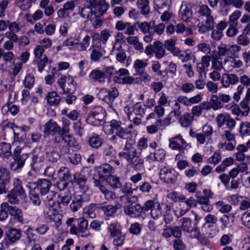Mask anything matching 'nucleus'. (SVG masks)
<instances>
[{
	"instance_id": "obj_40",
	"label": "nucleus",
	"mask_w": 250,
	"mask_h": 250,
	"mask_svg": "<svg viewBox=\"0 0 250 250\" xmlns=\"http://www.w3.org/2000/svg\"><path fill=\"white\" fill-rule=\"evenodd\" d=\"M115 73L118 76L114 77L113 80L116 83L122 84L124 79L125 78L126 75L129 74L128 70L125 68H121L115 72Z\"/></svg>"
},
{
	"instance_id": "obj_1",
	"label": "nucleus",
	"mask_w": 250,
	"mask_h": 250,
	"mask_svg": "<svg viewBox=\"0 0 250 250\" xmlns=\"http://www.w3.org/2000/svg\"><path fill=\"white\" fill-rule=\"evenodd\" d=\"M30 188H37L39 190L42 199L46 207H53L55 205L54 197L55 193L50 191L51 182L47 179H39L36 182H29L27 185Z\"/></svg>"
},
{
	"instance_id": "obj_48",
	"label": "nucleus",
	"mask_w": 250,
	"mask_h": 250,
	"mask_svg": "<svg viewBox=\"0 0 250 250\" xmlns=\"http://www.w3.org/2000/svg\"><path fill=\"white\" fill-rule=\"evenodd\" d=\"M210 103H211L212 108L214 110H218L223 107V104L217 95H212L210 97Z\"/></svg>"
},
{
	"instance_id": "obj_26",
	"label": "nucleus",
	"mask_w": 250,
	"mask_h": 250,
	"mask_svg": "<svg viewBox=\"0 0 250 250\" xmlns=\"http://www.w3.org/2000/svg\"><path fill=\"white\" fill-rule=\"evenodd\" d=\"M185 144L186 142L180 135L169 139V146L173 149H179Z\"/></svg>"
},
{
	"instance_id": "obj_34",
	"label": "nucleus",
	"mask_w": 250,
	"mask_h": 250,
	"mask_svg": "<svg viewBox=\"0 0 250 250\" xmlns=\"http://www.w3.org/2000/svg\"><path fill=\"white\" fill-rule=\"evenodd\" d=\"M45 99L50 105L59 104L61 100V97L55 91L49 92Z\"/></svg>"
},
{
	"instance_id": "obj_61",
	"label": "nucleus",
	"mask_w": 250,
	"mask_h": 250,
	"mask_svg": "<svg viewBox=\"0 0 250 250\" xmlns=\"http://www.w3.org/2000/svg\"><path fill=\"white\" fill-rule=\"evenodd\" d=\"M160 203L154 200H147L145 203L143 207L144 211L150 210L151 211L156 207V206L158 205Z\"/></svg>"
},
{
	"instance_id": "obj_30",
	"label": "nucleus",
	"mask_w": 250,
	"mask_h": 250,
	"mask_svg": "<svg viewBox=\"0 0 250 250\" xmlns=\"http://www.w3.org/2000/svg\"><path fill=\"white\" fill-rule=\"evenodd\" d=\"M107 232L110 237H115L122 234L121 227L117 223H112L109 224L107 228Z\"/></svg>"
},
{
	"instance_id": "obj_45",
	"label": "nucleus",
	"mask_w": 250,
	"mask_h": 250,
	"mask_svg": "<svg viewBox=\"0 0 250 250\" xmlns=\"http://www.w3.org/2000/svg\"><path fill=\"white\" fill-rule=\"evenodd\" d=\"M137 4L138 8L141 9L142 14L146 15L148 14L150 10L148 0H138Z\"/></svg>"
},
{
	"instance_id": "obj_8",
	"label": "nucleus",
	"mask_w": 250,
	"mask_h": 250,
	"mask_svg": "<svg viewBox=\"0 0 250 250\" xmlns=\"http://www.w3.org/2000/svg\"><path fill=\"white\" fill-rule=\"evenodd\" d=\"M96 170L97 174H94L93 182L96 180L100 182H103L107 176L111 175V173L113 171V168L108 164H103L97 167Z\"/></svg>"
},
{
	"instance_id": "obj_46",
	"label": "nucleus",
	"mask_w": 250,
	"mask_h": 250,
	"mask_svg": "<svg viewBox=\"0 0 250 250\" xmlns=\"http://www.w3.org/2000/svg\"><path fill=\"white\" fill-rule=\"evenodd\" d=\"M242 12L239 10H236L229 16V25L237 26L238 20L241 16Z\"/></svg>"
},
{
	"instance_id": "obj_55",
	"label": "nucleus",
	"mask_w": 250,
	"mask_h": 250,
	"mask_svg": "<svg viewBox=\"0 0 250 250\" xmlns=\"http://www.w3.org/2000/svg\"><path fill=\"white\" fill-rule=\"evenodd\" d=\"M150 216L154 220H158L161 218L162 215V208L160 204L156 205V207L150 211Z\"/></svg>"
},
{
	"instance_id": "obj_7",
	"label": "nucleus",
	"mask_w": 250,
	"mask_h": 250,
	"mask_svg": "<svg viewBox=\"0 0 250 250\" xmlns=\"http://www.w3.org/2000/svg\"><path fill=\"white\" fill-rule=\"evenodd\" d=\"M98 95L100 99L111 106L115 99L118 97L119 91L116 87H111L109 89L103 88L100 91Z\"/></svg>"
},
{
	"instance_id": "obj_25",
	"label": "nucleus",
	"mask_w": 250,
	"mask_h": 250,
	"mask_svg": "<svg viewBox=\"0 0 250 250\" xmlns=\"http://www.w3.org/2000/svg\"><path fill=\"white\" fill-rule=\"evenodd\" d=\"M109 7L108 3L105 0H100L98 3L92 8L94 14L103 16Z\"/></svg>"
},
{
	"instance_id": "obj_38",
	"label": "nucleus",
	"mask_w": 250,
	"mask_h": 250,
	"mask_svg": "<svg viewBox=\"0 0 250 250\" xmlns=\"http://www.w3.org/2000/svg\"><path fill=\"white\" fill-rule=\"evenodd\" d=\"M11 180L10 173L8 169L4 167L0 168V183L9 184Z\"/></svg>"
},
{
	"instance_id": "obj_33",
	"label": "nucleus",
	"mask_w": 250,
	"mask_h": 250,
	"mask_svg": "<svg viewBox=\"0 0 250 250\" xmlns=\"http://www.w3.org/2000/svg\"><path fill=\"white\" fill-rule=\"evenodd\" d=\"M168 0H154V8L159 13L164 10H167L169 8Z\"/></svg>"
},
{
	"instance_id": "obj_44",
	"label": "nucleus",
	"mask_w": 250,
	"mask_h": 250,
	"mask_svg": "<svg viewBox=\"0 0 250 250\" xmlns=\"http://www.w3.org/2000/svg\"><path fill=\"white\" fill-rule=\"evenodd\" d=\"M13 188L11 190L20 194L25 195V190L22 187V182L19 178H14L13 181Z\"/></svg>"
},
{
	"instance_id": "obj_13",
	"label": "nucleus",
	"mask_w": 250,
	"mask_h": 250,
	"mask_svg": "<svg viewBox=\"0 0 250 250\" xmlns=\"http://www.w3.org/2000/svg\"><path fill=\"white\" fill-rule=\"evenodd\" d=\"M137 155L136 148L131 144L126 143L123 150L119 153L120 158L130 163Z\"/></svg>"
},
{
	"instance_id": "obj_4",
	"label": "nucleus",
	"mask_w": 250,
	"mask_h": 250,
	"mask_svg": "<svg viewBox=\"0 0 250 250\" xmlns=\"http://www.w3.org/2000/svg\"><path fill=\"white\" fill-rule=\"evenodd\" d=\"M110 126L111 132L116 134L112 136L111 138L112 141L117 140V137L124 140H127L131 137V132L124 128L121 122L112 120L110 122Z\"/></svg>"
},
{
	"instance_id": "obj_11",
	"label": "nucleus",
	"mask_w": 250,
	"mask_h": 250,
	"mask_svg": "<svg viewBox=\"0 0 250 250\" xmlns=\"http://www.w3.org/2000/svg\"><path fill=\"white\" fill-rule=\"evenodd\" d=\"M44 151L42 147H36L33 151V157L31 167L33 170H36L40 166L41 163L44 161Z\"/></svg>"
},
{
	"instance_id": "obj_3",
	"label": "nucleus",
	"mask_w": 250,
	"mask_h": 250,
	"mask_svg": "<svg viewBox=\"0 0 250 250\" xmlns=\"http://www.w3.org/2000/svg\"><path fill=\"white\" fill-rule=\"evenodd\" d=\"M105 116V110L101 106H96L89 113L86 121L88 124L98 126L103 121Z\"/></svg>"
},
{
	"instance_id": "obj_16",
	"label": "nucleus",
	"mask_w": 250,
	"mask_h": 250,
	"mask_svg": "<svg viewBox=\"0 0 250 250\" xmlns=\"http://www.w3.org/2000/svg\"><path fill=\"white\" fill-rule=\"evenodd\" d=\"M61 127L52 119H50L44 125L43 133L45 135H61Z\"/></svg>"
},
{
	"instance_id": "obj_62",
	"label": "nucleus",
	"mask_w": 250,
	"mask_h": 250,
	"mask_svg": "<svg viewBox=\"0 0 250 250\" xmlns=\"http://www.w3.org/2000/svg\"><path fill=\"white\" fill-rule=\"evenodd\" d=\"M101 16L98 15L93 14L89 20L95 28L100 27L103 23L102 19L100 18Z\"/></svg>"
},
{
	"instance_id": "obj_60",
	"label": "nucleus",
	"mask_w": 250,
	"mask_h": 250,
	"mask_svg": "<svg viewBox=\"0 0 250 250\" xmlns=\"http://www.w3.org/2000/svg\"><path fill=\"white\" fill-rule=\"evenodd\" d=\"M229 115H224V114H219L216 119L215 121L216 122L218 128L222 127L227 122L228 118Z\"/></svg>"
},
{
	"instance_id": "obj_36",
	"label": "nucleus",
	"mask_w": 250,
	"mask_h": 250,
	"mask_svg": "<svg viewBox=\"0 0 250 250\" xmlns=\"http://www.w3.org/2000/svg\"><path fill=\"white\" fill-rule=\"evenodd\" d=\"M129 163L134 169L142 170L144 169V160L140 155H137Z\"/></svg>"
},
{
	"instance_id": "obj_10",
	"label": "nucleus",
	"mask_w": 250,
	"mask_h": 250,
	"mask_svg": "<svg viewBox=\"0 0 250 250\" xmlns=\"http://www.w3.org/2000/svg\"><path fill=\"white\" fill-rule=\"evenodd\" d=\"M218 57L236 56V52L240 51V47L237 45L221 44L218 47Z\"/></svg>"
},
{
	"instance_id": "obj_59",
	"label": "nucleus",
	"mask_w": 250,
	"mask_h": 250,
	"mask_svg": "<svg viewBox=\"0 0 250 250\" xmlns=\"http://www.w3.org/2000/svg\"><path fill=\"white\" fill-rule=\"evenodd\" d=\"M218 56H213L211 61V68L214 70L221 71L223 68V63L218 60Z\"/></svg>"
},
{
	"instance_id": "obj_28",
	"label": "nucleus",
	"mask_w": 250,
	"mask_h": 250,
	"mask_svg": "<svg viewBox=\"0 0 250 250\" xmlns=\"http://www.w3.org/2000/svg\"><path fill=\"white\" fill-rule=\"evenodd\" d=\"M46 158L50 163H55L60 159L61 155L53 147H48L45 152Z\"/></svg>"
},
{
	"instance_id": "obj_57",
	"label": "nucleus",
	"mask_w": 250,
	"mask_h": 250,
	"mask_svg": "<svg viewBox=\"0 0 250 250\" xmlns=\"http://www.w3.org/2000/svg\"><path fill=\"white\" fill-rule=\"evenodd\" d=\"M8 207L9 205L7 203H2L0 206V220H5L8 216Z\"/></svg>"
},
{
	"instance_id": "obj_51",
	"label": "nucleus",
	"mask_w": 250,
	"mask_h": 250,
	"mask_svg": "<svg viewBox=\"0 0 250 250\" xmlns=\"http://www.w3.org/2000/svg\"><path fill=\"white\" fill-rule=\"evenodd\" d=\"M181 229L182 230L186 232H189V231L193 227L192 226L191 220L188 217H183L181 219Z\"/></svg>"
},
{
	"instance_id": "obj_39",
	"label": "nucleus",
	"mask_w": 250,
	"mask_h": 250,
	"mask_svg": "<svg viewBox=\"0 0 250 250\" xmlns=\"http://www.w3.org/2000/svg\"><path fill=\"white\" fill-rule=\"evenodd\" d=\"M11 145L10 144L2 142L0 143V156L9 158L11 156Z\"/></svg>"
},
{
	"instance_id": "obj_5",
	"label": "nucleus",
	"mask_w": 250,
	"mask_h": 250,
	"mask_svg": "<svg viewBox=\"0 0 250 250\" xmlns=\"http://www.w3.org/2000/svg\"><path fill=\"white\" fill-rule=\"evenodd\" d=\"M71 234L77 235L79 237H86L90 235L88 230V222L83 217L77 219V227L73 226L70 229Z\"/></svg>"
},
{
	"instance_id": "obj_53",
	"label": "nucleus",
	"mask_w": 250,
	"mask_h": 250,
	"mask_svg": "<svg viewBox=\"0 0 250 250\" xmlns=\"http://www.w3.org/2000/svg\"><path fill=\"white\" fill-rule=\"evenodd\" d=\"M173 55L178 57L183 62H187L190 59V55L188 51H181L179 48Z\"/></svg>"
},
{
	"instance_id": "obj_27",
	"label": "nucleus",
	"mask_w": 250,
	"mask_h": 250,
	"mask_svg": "<svg viewBox=\"0 0 250 250\" xmlns=\"http://www.w3.org/2000/svg\"><path fill=\"white\" fill-rule=\"evenodd\" d=\"M9 214L13 216L15 220L18 222L22 223L23 221V214L22 211L17 207H13L9 205L8 207Z\"/></svg>"
},
{
	"instance_id": "obj_54",
	"label": "nucleus",
	"mask_w": 250,
	"mask_h": 250,
	"mask_svg": "<svg viewBox=\"0 0 250 250\" xmlns=\"http://www.w3.org/2000/svg\"><path fill=\"white\" fill-rule=\"evenodd\" d=\"M232 130H225L221 135V138L223 140H226L228 142H235V136L234 134L231 132Z\"/></svg>"
},
{
	"instance_id": "obj_17",
	"label": "nucleus",
	"mask_w": 250,
	"mask_h": 250,
	"mask_svg": "<svg viewBox=\"0 0 250 250\" xmlns=\"http://www.w3.org/2000/svg\"><path fill=\"white\" fill-rule=\"evenodd\" d=\"M204 23H199L197 27L198 31L201 33L212 30L214 27L215 22L212 15L205 18Z\"/></svg>"
},
{
	"instance_id": "obj_43",
	"label": "nucleus",
	"mask_w": 250,
	"mask_h": 250,
	"mask_svg": "<svg viewBox=\"0 0 250 250\" xmlns=\"http://www.w3.org/2000/svg\"><path fill=\"white\" fill-rule=\"evenodd\" d=\"M194 117L191 114L186 113L180 118L179 122L184 127H188L191 125Z\"/></svg>"
},
{
	"instance_id": "obj_41",
	"label": "nucleus",
	"mask_w": 250,
	"mask_h": 250,
	"mask_svg": "<svg viewBox=\"0 0 250 250\" xmlns=\"http://www.w3.org/2000/svg\"><path fill=\"white\" fill-rule=\"evenodd\" d=\"M58 175L61 180L73 182L69 169L65 167H62L58 170Z\"/></svg>"
},
{
	"instance_id": "obj_14",
	"label": "nucleus",
	"mask_w": 250,
	"mask_h": 250,
	"mask_svg": "<svg viewBox=\"0 0 250 250\" xmlns=\"http://www.w3.org/2000/svg\"><path fill=\"white\" fill-rule=\"evenodd\" d=\"M21 152L22 148L20 146L16 147L14 151L13 158L17 164L16 167L14 168V170L22 167L24 165L25 160L28 158L27 153L21 154Z\"/></svg>"
},
{
	"instance_id": "obj_49",
	"label": "nucleus",
	"mask_w": 250,
	"mask_h": 250,
	"mask_svg": "<svg viewBox=\"0 0 250 250\" xmlns=\"http://www.w3.org/2000/svg\"><path fill=\"white\" fill-rule=\"evenodd\" d=\"M101 205L100 204H91L88 207H85L84 210L86 213L90 218H94L96 216L95 210L101 208Z\"/></svg>"
},
{
	"instance_id": "obj_63",
	"label": "nucleus",
	"mask_w": 250,
	"mask_h": 250,
	"mask_svg": "<svg viewBox=\"0 0 250 250\" xmlns=\"http://www.w3.org/2000/svg\"><path fill=\"white\" fill-rule=\"evenodd\" d=\"M76 88L74 84V81L70 78V80L68 82L67 85L63 92H61V94L66 93H72L75 91Z\"/></svg>"
},
{
	"instance_id": "obj_15",
	"label": "nucleus",
	"mask_w": 250,
	"mask_h": 250,
	"mask_svg": "<svg viewBox=\"0 0 250 250\" xmlns=\"http://www.w3.org/2000/svg\"><path fill=\"white\" fill-rule=\"evenodd\" d=\"M159 175L161 179L165 183H173L177 180L178 174L173 169H168L166 167H164L161 169Z\"/></svg>"
},
{
	"instance_id": "obj_29",
	"label": "nucleus",
	"mask_w": 250,
	"mask_h": 250,
	"mask_svg": "<svg viewBox=\"0 0 250 250\" xmlns=\"http://www.w3.org/2000/svg\"><path fill=\"white\" fill-rule=\"evenodd\" d=\"M192 16V12L190 8L181 5L179 10V17L183 21L188 22Z\"/></svg>"
},
{
	"instance_id": "obj_12",
	"label": "nucleus",
	"mask_w": 250,
	"mask_h": 250,
	"mask_svg": "<svg viewBox=\"0 0 250 250\" xmlns=\"http://www.w3.org/2000/svg\"><path fill=\"white\" fill-rule=\"evenodd\" d=\"M111 55L116 56V60L121 63H125L126 55L122 46V42L118 39L116 41L111 51Z\"/></svg>"
},
{
	"instance_id": "obj_64",
	"label": "nucleus",
	"mask_w": 250,
	"mask_h": 250,
	"mask_svg": "<svg viewBox=\"0 0 250 250\" xmlns=\"http://www.w3.org/2000/svg\"><path fill=\"white\" fill-rule=\"evenodd\" d=\"M241 220L244 226L250 229V211L245 212L241 216Z\"/></svg>"
},
{
	"instance_id": "obj_50",
	"label": "nucleus",
	"mask_w": 250,
	"mask_h": 250,
	"mask_svg": "<svg viewBox=\"0 0 250 250\" xmlns=\"http://www.w3.org/2000/svg\"><path fill=\"white\" fill-rule=\"evenodd\" d=\"M147 63H145L142 60L137 59L134 63L133 67L135 70L136 75L144 71L145 67L147 66Z\"/></svg>"
},
{
	"instance_id": "obj_42",
	"label": "nucleus",
	"mask_w": 250,
	"mask_h": 250,
	"mask_svg": "<svg viewBox=\"0 0 250 250\" xmlns=\"http://www.w3.org/2000/svg\"><path fill=\"white\" fill-rule=\"evenodd\" d=\"M79 14L83 19L89 20L94 13L92 8L89 6H84L79 11Z\"/></svg>"
},
{
	"instance_id": "obj_31",
	"label": "nucleus",
	"mask_w": 250,
	"mask_h": 250,
	"mask_svg": "<svg viewBox=\"0 0 250 250\" xmlns=\"http://www.w3.org/2000/svg\"><path fill=\"white\" fill-rule=\"evenodd\" d=\"M105 181L112 188L117 189L121 188L122 184L120 182V178L115 175H109L107 176Z\"/></svg>"
},
{
	"instance_id": "obj_47",
	"label": "nucleus",
	"mask_w": 250,
	"mask_h": 250,
	"mask_svg": "<svg viewBox=\"0 0 250 250\" xmlns=\"http://www.w3.org/2000/svg\"><path fill=\"white\" fill-rule=\"evenodd\" d=\"M101 208L107 216H112L120 208V205L119 204H116L114 206L107 205L101 206Z\"/></svg>"
},
{
	"instance_id": "obj_19",
	"label": "nucleus",
	"mask_w": 250,
	"mask_h": 250,
	"mask_svg": "<svg viewBox=\"0 0 250 250\" xmlns=\"http://www.w3.org/2000/svg\"><path fill=\"white\" fill-rule=\"evenodd\" d=\"M89 78L94 83L104 84L107 78L105 72L98 69L93 70L89 74Z\"/></svg>"
},
{
	"instance_id": "obj_24",
	"label": "nucleus",
	"mask_w": 250,
	"mask_h": 250,
	"mask_svg": "<svg viewBox=\"0 0 250 250\" xmlns=\"http://www.w3.org/2000/svg\"><path fill=\"white\" fill-rule=\"evenodd\" d=\"M224 63L228 68H238L243 65V62L240 60H237L235 56L228 57L224 59Z\"/></svg>"
},
{
	"instance_id": "obj_22",
	"label": "nucleus",
	"mask_w": 250,
	"mask_h": 250,
	"mask_svg": "<svg viewBox=\"0 0 250 250\" xmlns=\"http://www.w3.org/2000/svg\"><path fill=\"white\" fill-rule=\"evenodd\" d=\"M238 77L234 74H224L221 79V83L224 87H228L230 84H235L239 82Z\"/></svg>"
},
{
	"instance_id": "obj_32",
	"label": "nucleus",
	"mask_w": 250,
	"mask_h": 250,
	"mask_svg": "<svg viewBox=\"0 0 250 250\" xmlns=\"http://www.w3.org/2000/svg\"><path fill=\"white\" fill-rule=\"evenodd\" d=\"M155 47V56L158 59H161L166 55V50L164 44L159 41L154 42Z\"/></svg>"
},
{
	"instance_id": "obj_2",
	"label": "nucleus",
	"mask_w": 250,
	"mask_h": 250,
	"mask_svg": "<svg viewBox=\"0 0 250 250\" xmlns=\"http://www.w3.org/2000/svg\"><path fill=\"white\" fill-rule=\"evenodd\" d=\"M138 27L140 31L146 34L144 37V41L146 42H150L152 40L155 33L161 35L164 33L165 26L163 23H160L158 25H155L154 21L149 22L144 21L141 23L137 22Z\"/></svg>"
},
{
	"instance_id": "obj_56",
	"label": "nucleus",
	"mask_w": 250,
	"mask_h": 250,
	"mask_svg": "<svg viewBox=\"0 0 250 250\" xmlns=\"http://www.w3.org/2000/svg\"><path fill=\"white\" fill-rule=\"evenodd\" d=\"M220 221L224 228L230 227L233 224V217L228 215H224L220 218Z\"/></svg>"
},
{
	"instance_id": "obj_58",
	"label": "nucleus",
	"mask_w": 250,
	"mask_h": 250,
	"mask_svg": "<svg viewBox=\"0 0 250 250\" xmlns=\"http://www.w3.org/2000/svg\"><path fill=\"white\" fill-rule=\"evenodd\" d=\"M88 142L90 146L93 148H98L103 143L102 139L98 135L91 137L89 139Z\"/></svg>"
},
{
	"instance_id": "obj_21",
	"label": "nucleus",
	"mask_w": 250,
	"mask_h": 250,
	"mask_svg": "<svg viewBox=\"0 0 250 250\" xmlns=\"http://www.w3.org/2000/svg\"><path fill=\"white\" fill-rule=\"evenodd\" d=\"M121 190L125 195L121 197V200L123 202H130L133 200H137V197L136 196L132 195L133 190L129 187V185L127 183L125 184L123 187L122 186Z\"/></svg>"
},
{
	"instance_id": "obj_18",
	"label": "nucleus",
	"mask_w": 250,
	"mask_h": 250,
	"mask_svg": "<svg viewBox=\"0 0 250 250\" xmlns=\"http://www.w3.org/2000/svg\"><path fill=\"white\" fill-rule=\"evenodd\" d=\"M102 183L96 180H95V182H93L94 187L99 188L106 200L111 201L116 199L117 197L115 193L107 189L104 186L102 185Z\"/></svg>"
},
{
	"instance_id": "obj_20",
	"label": "nucleus",
	"mask_w": 250,
	"mask_h": 250,
	"mask_svg": "<svg viewBox=\"0 0 250 250\" xmlns=\"http://www.w3.org/2000/svg\"><path fill=\"white\" fill-rule=\"evenodd\" d=\"M89 200V197L85 194L76 197L70 204V208L73 212L76 211L82 207L83 203Z\"/></svg>"
},
{
	"instance_id": "obj_52",
	"label": "nucleus",
	"mask_w": 250,
	"mask_h": 250,
	"mask_svg": "<svg viewBox=\"0 0 250 250\" xmlns=\"http://www.w3.org/2000/svg\"><path fill=\"white\" fill-rule=\"evenodd\" d=\"M239 131L242 137L250 136V123H242L240 125Z\"/></svg>"
},
{
	"instance_id": "obj_9",
	"label": "nucleus",
	"mask_w": 250,
	"mask_h": 250,
	"mask_svg": "<svg viewBox=\"0 0 250 250\" xmlns=\"http://www.w3.org/2000/svg\"><path fill=\"white\" fill-rule=\"evenodd\" d=\"M136 201L124 202L125 204L124 206L125 213L131 217L138 216L144 211L143 208L140 204L136 203Z\"/></svg>"
},
{
	"instance_id": "obj_35",
	"label": "nucleus",
	"mask_w": 250,
	"mask_h": 250,
	"mask_svg": "<svg viewBox=\"0 0 250 250\" xmlns=\"http://www.w3.org/2000/svg\"><path fill=\"white\" fill-rule=\"evenodd\" d=\"M25 197V195L20 194L14 191L11 190L10 192L7 194V197L8 200L11 204H18L20 200Z\"/></svg>"
},
{
	"instance_id": "obj_37",
	"label": "nucleus",
	"mask_w": 250,
	"mask_h": 250,
	"mask_svg": "<svg viewBox=\"0 0 250 250\" xmlns=\"http://www.w3.org/2000/svg\"><path fill=\"white\" fill-rule=\"evenodd\" d=\"M62 137V140L69 147L76 148L78 146V143L75 139L71 135L67 133L63 135H60Z\"/></svg>"
},
{
	"instance_id": "obj_23",
	"label": "nucleus",
	"mask_w": 250,
	"mask_h": 250,
	"mask_svg": "<svg viewBox=\"0 0 250 250\" xmlns=\"http://www.w3.org/2000/svg\"><path fill=\"white\" fill-rule=\"evenodd\" d=\"M6 239L11 243H14L19 240L21 236V231L15 228L9 229L5 234Z\"/></svg>"
},
{
	"instance_id": "obj_6",
	"label": "nucleus",
	"mask_w": 250,
	"mask_h": 250,
	"mask_svg": "<svg viewBox=\"0 0 250 250\" xmlns=\"http://www.w3.org/2000/svg\"><path fill=\"white\" fill-rule=\"evenodd\" d=\"M47 207L48 208L43 211L44 219L47 222L54 223V227L58 228L62 224V215L54 208V206L52 208Z\"/></svg>"
}]
</instances>
